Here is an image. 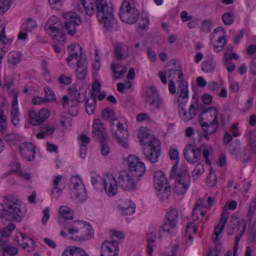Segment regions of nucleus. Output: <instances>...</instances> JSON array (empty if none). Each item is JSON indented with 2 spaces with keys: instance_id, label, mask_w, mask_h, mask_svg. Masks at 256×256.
<instances>
[{
  "instance_id": "1",
  "label": "nucleus",
  "mask_w": 256,
  "mask_h": 256,
  "mask_svg": "<svg viewBox=\"0 0 256 256\" xmlns=\"http://www.w3.org/2000/svg\"><path fill=\"white\" fill-rule=\"evenodd\" d=\"M18 199L12 196H5L2 204H0V218L8 221L20 222L25 212L17 204Z\"/></svg>"
},
{
  "instance_id": "2",
  "label": "nucleus",
  "mask_w": 256,
  "mask_h": 256,
  "mask_svg": "<svg viewBox=\"0 0 256 256\" xmlns=\"http://www.w3.org/2000/svg\"><path fill=\"white\" fill-rule=\"evenodd\" d=\"M94 4L100 22L106 28H110L114 22L112 8L108 4L106 0H96Z\"/></svg>"
},
{
  "instance_id": "3",
  "label": "nucleus",
  "mask_w": 256,
  "mask_h": 256,
  "mask_svg": "<svg viewBox=\"0 0 256 256\" xmlns=\"http://www.w3.org/2000/svg\"><path fill=\"white\" fill-rule=\"evenodd\" d=\"M119 16L121 20L126 24H132L138 21L140 12L136 8L133 0H124L119 11Z\"/></svg>"
},
{
  "instance_id": "4",
  "label": "nucleus",
  "mask_w": 256,
  "mask_h": 256,
  "mask_svg": "<svg viewBox=\"0 0 256 256\" xmlns=\"http://www.w3.org/2000/svg\"><path fill=\"white\" fill-rule=\"evenodd\" d=\"M56 20L55 16H51L46 24V30L53 40L62 44L66 40L65 34L62 30L64 28L61 22Z\"/></svg>"
},
{
  "instance_id": "5",
  "label": "nucleus",
  "mask_w": 256,
  "mask_h": 256,
  "mask_svg": "<svg viewBox=\"0 0 256 256\" xmlns=\"http://www.w3.org/2000/svg\"><path fill=\"white\" fill-rule=\"evenodd\" d=\"M110 121V130L112 132V135L117 142L122 146L126 148L128 145V133L127 130L124 128L123 124L118 121L116 118H114Z\"/></svg>"
},
{
  "instance_id": "6",
  "label": "nucleus",
  "mask_w": 256,
  "mask_h": 256,
  "mask_svg": "<svg viewBox=\"0 0 256 256\" xmlns=\"http://www.w3.org/2000/svg\"><path fill=\"white\" fill-rule=\"evenodd\" d=\"M117 180L118 186L123 190L133 191L137 189V184L140 179L128 171L123 170L120 172Z\"/></svg>"
},
{
  "instance_id": "7",
  "label": "nucleus",
  "mask_w": 256,
  "mask_h": 256,
  "mask_svg": "<svg viewBox=\"0 0 256 256\" xmlns=\"http://www.w3.org/2000/svg\"><path fill=\"white\" fill-rule=\"evenodd\" d=\"M175 190L178 195L184 194L188 190L190 183V176L186 170L181 168L175 178Z\"/></svg>"
},
{
  "instance_id": "8",
  "label": "nucleus",
  "mask_w": 256,
  "mask_h": 256,
  "mask_svg": "<svg viewBox=\"0 0 256 256\" xmlns=\"http://www.w3.org/2000/svg\"><path fill=\"white\" fill-rule=\"evenodd\" d=\"M166 218L162 227V230H160L159 236L160 237H161L162 232L168 234L174 232L179 219L178 210L175 208H172L166 213Z\"/></svg>"
},
{
  "instance_id": "9",
  "label": "nucleus",
  "mask_w": 256,
  "mask_h": 256,
  "mask_svg": "<svg viewBox=\"0 0 256 256\" xmlns=\"http://www.w3.org/2000/svg\"><path fill=\"white\" fill-rule=\"evenodd\" d=\"M129 172L135 177L140 179L144 174L146 168L143 162L135 155L130 154L128 158Z\"/></svg>"
},
{
  "instance_id": "10",
  "label": "nucleus",
  "mask_w": 256,
  "mask_h": 256,
  "mask_svg": "<svg viewBox=\"0 0 256 256\" xmlns=\"http://www.w3.org/2000/svg\"><path fill=\"white\" fill-rule=\"evenodd\" d=\"M65 19L64 28L68 34L74 36L76 32V26L82 23L80 16L75 12H70L63 14Z\"/></svg>"
},
{
  "instance_id": "11",
  "label": "nucleus",
  "mask_w": 256,
  "mask_h": 256,
  "mask_svg": "<svg viewBox=\"0 0 256 256\" xmlns=\"http://www.w3.org/2000/svg\"><path fill=\"white\" fill-rule=\"evenodd\" d=\"M70 187L76 199L80 201H82L84 199L86 190L80 176H73L71 178Z\"/></svg>"
},
{
  "instance_id": "12",
  "label": "nucleus",
  "mask_w": 256,
  "mask_h": 256,
  "mask_svg": "<svg viewBox=\"0 0 256 256\" xmlns=\"http://www.w3.org/2000/svg\"><path fill=\"white\" fill-rule=\"evenodd\" d=\"M202 147H204V146L200 145L199 147L196 148L191 144L186 145L184 154L188 162L194 164L200 160Z\"/></svg>"
},
{
  "instance_id": "13",
  "label": "nucleus",
  "mask_w": 256,
  "mask_h": 256,
  "mask_svg": "<svg viewBox=\"0 0 256 256\" xmlns=\"http://www.w3.org/2000/svg\"><path fill=\"white\" fill-rule=\"evenodd\" d=\"M102 182L106 193L109 196H113L118 192V180L112 175H107L102 178Z\"/></svg>"
},
{
  "instance_id": "14",
  "label": "nucleus",
  "mask_w": 256,
  "mask_h": 256,
  "mask_svg": "<svg viewBox=\"0 0 256 256\" xmlns=\"http://www.w3.org/2000/svg\"><path fill=\"white\" fill-rule=\"evenodd\" d=\"M154 144L152 146H146L144 148H142L146 159L152 163L157 162L160 154V142L156 141Z\"/></svg>"
},
{
  "instance_id": "15",
  "label": "nucleus",
  "mask_w": 256,
  "mask_h": 256,
  "mask_svg": "<svg viewBox=\"0 0 256 256\" xmlns=\"http://www.w3.org/2000/svg\"><path fill=\"white\" fill-rule=\"evenodd\" d=\"M101 248V256H118L119 248L118 242L116 240H112V242H104Z\"/></svg>"
},
{
  "instance_id": "16",
  "label": "nucleus",
  "mask_w": 256,
  "mask_h": 256,
  "mask_svg": "<svg viewBox=\"0 0 256 256\" xmlns=\"http://www.w3.org/2000/svg\"><path fill=\"white\" fill-rule=\"evenodd\" d=\"M138 138L143 148L146 146L149 147L154 146L156 141H160L154 136L151 134L147 128H140L138 134Z\"/></svg>"
},
{
  "instance_id": "17",
  "label": "nucleus",
  "mask_w": 256,
  "mask_h": 256,
  "mask_svg": "<svg viewBox=\"0 0 256 256\" xmlns=\"http://www.w3.org/2000/svg\"><path fill=\"white\" fill-rule=\"evenodd\" d=\"M93 235L92 226L85 222H83L78 235L74 238L70 236V239H74L77 241H84L91 238Z\"/></svg>"
},
{
  "instance_id": "18",
  "label": "nucleus",
  "mask_w": 256,
  "mask_h": 256,
  "mask_svg": "<svg viewBox=\"0 0 256 256\" xmlns=\"http://www.w3.org/2000/svg\"><path fill=\"white\" fill-rule=\"evenodd\" d=\"M92 133L94 136L101 140H106L108 138L106 130L103 126V124L99 120H94L92 124Z\"/></svg>"
},
{
  "instance_id": "19",
  "label": "nucleus",
  "mask_w": 256,
  "mask_h": 256,
  "mask_svg": "<svg viewBox=\"0 0 256 256\" xmlns=\"http://www.w3.org/2000/svg\"><path fill=\"white\" fill-rule=\"evenodd\" d=\"M16 240L18 244L28 252H32L34 250V241L28 236L22 232H20L18 236H16Z\"/></svg>"
},
{
  "instance_id": "20",
  "label": "nucleus",
  "mask_w": 256,
  "mask_h": 256,
  "mask_svg": "<svg viewBox=\"0 0 256 256\" xmlns=\"http://www.w3.org/2000/svg\"><path fill=\"white\" fill-rule=\"evenodd\" d=\"M197 108L198 105L196 102L192 103L188 112H187L184 107L182 109H178V113L181 119L184 122L190 121L196 116Z\"/></svg>"
},
{
  "instance_id": "21",
  "label": "nucleus",
  "mask_w": 256,
  "mask_h": 256,
  "mask_svg": "<svg viewBox=\"0 0 256 256\" xmlns=\"http://www.w3.org/2000/svg\"><path fill=\"white\" fill-rule=\"evenodd\" d=\"M35 150L36 146L31 142L22 144L20 147L21 154L28 161L34 160Z\"/></svg>"
},
{
  "instance_id": "22",
  "label": "nucleus",
  "mask_w": 256,
  "mask_h": 256,
  "mask_svg": "<svg viewBox=\"0 0 256 256\" xmlns=\"http://www.w3.org/2000/svg\"><path fill=\"white\" fill-rule=\"evenodd\" d=\"M86 58L82 54L79 56V58L76 62L77 68L76 74L77 78L80 80L85 78L88 73L87 65L86 62Z\"/></svg>"
},
{
  "instance_id": "23",
  "label": "nucleus",
  "mask_w": 256,
  "mask_h": 256,
  "mask_svg": "<svg viewBox=\"0 0 256 256\" xmlns=\"http://www.w3.org/2000/svg\"><path fill=\"white\" fill-rule=\"evenodd\" d=\"M38 113V118L40 121L34 120V117L36 116V112L33 110L29 112V121L34 126H38L47 120L50 116V113L48 110L45 108L41 109Z\"/></svg>"
},
{
  "instance_id": "24",
  "label": "nucleus",
  "mask_w": 256,
  "mask_h": 256,
  "mask_svg": "<svg viewBox=\"0 0 256 256\" xmlns=\"http://www.w3.org/2000/svg\"><path fill=\"white\" fill-rule=\"evenodd\" d=\"M173 67L170 69H168V78L170 80L175 79L176 76H178V82L184 80V76L182 72V66L179 62L174 60L172 62Z\"/></svg>"
},
{
  "instance_id": "25",
  "label": "nucleus",
  "mask_w": 256,
  "mask_h": 256,
  "mask_svg": "<svg viewBox=\"0 0 256 256\" xmlns=\"http://www.w3.org/2000/svg\"><path fill=\"white\" fill-rule=\"evenodd\" d=\"M228 218L229 213L228 210H224L220 219V224L214 228V234L215 235V237L213 238V242L215 244H216V242L218 240V236L223 231Z\"/></svg>"
},
{
  "instance_id": "26",
  "label": "nucleus",
  "mask_w": 256,
  "mask_h": 256,
  "mask_svg": "<svg viewBox=\"0 0 256 256\" xmlns=\"http://www.w3.org/2000/svg\"><path fill=\"white\" fill-rule=\"evenodd\" d=\"M154 185L158 191H162L166 186H170L164 174L162 172H156L154 176Z\"/></svg>"
},
{
  "instance_id": "27",
  "label": "nucleus",
  "mask_w": 256,
  "mask_h": 256,
  "mask_svg": "<svg viewBox=\"0 0 256 256\" xmlns=\"http://www.w3.org/2000/svg\"><path fill=\"white\" fill-rule=\"evenodd\" d=\"M114 53L117 60H125L129 56V48L124 44H118L114 46Z\"/></svg>"
},
{
  "instance_id": "28",
  "label": "nucleus",
  "mask_w": 256,
  "mask_h": 256,
  "mask_svg": "<svg viewBox=\"0 0 256 256\" xmlns=\"http://www.w3.org/2000/svg\"><path fill=\"white\" fill-rule=\"evenodd\" d=\"M118 207L122 214L130 215L135 211V204L131 200H120Z\"/></svg>"
},
{
  "instance_id": "29",
  "label": "nucleus",
  "mask_w": 256,
  "mask_h": 256,
  "mask_svg": "<svg viewBox=\"0 0 256 256\" xmlns=\"http://www.w3.org/2000/svg\"><path fill=\"white\" fill-rule=\"evenodd\" d=\"M212 110H214V118L212 122L209 125L208 134H214L217 130L218 124V112L216 108H214V107H210L208 108L204 109L201 114H203L208 112Z\"/></svg>"
},
{
  "instance_id": "30",
  "label": "nucleus",
  "mask_w": 256,
  "mask_h": 256,
  "mask_svg": "<svg viewBox=\"0 0 256 256\" xmlns=\"http://www.w3.org/2000/svg\"><path fill=\"white\" fill-rule=\"evenodd\" d=\"M83 221L75 220L70 222H66L64 230L70 234L78 233Z\"/></svg>"
},
{
  "instance_id": "31",
  "label": "nucleus",
  "mask_w": 256,
  "mask_h": 256,
  "mask_svg": "<svg viewBox=\"0 0 256 256\" xmlns=\"http://www.w3.org/2000/svg\"><path fill=\"white\" fill-rule=\"evenodd\" d=\"M211 42L214 47V52H218L222 51L226 43L225 35L222 34L218 36L216 40H214L213 38H212Z\"/></svg>"
},
{
  "instance_id": "32",
  "label": "nucleus",
  "mask_w": 256,
  "mask_h": 256,
  "mask_svg": "<svg viewBox=\"0 0 256 256\" xmlns=\"http://www.w3.org/2000/svg\"><path fill=\"white\" fill-rule=\"evenodd\" d=\"M62 256H88L82 248L73 246L70 250H64Z\"/></svg>"
},
{
  "instance_id": "33",
  "label": "nucleus",
  "mask_w": 256,
  "mask_h": 256,
  "mask_svg": "<svg viewBox=\"0 0 256 256\" xmlns=\"http://www.w3.org/2000/svg\"><path fill=\"white\" fill-rule=\"evenodd\" d=\"M0 246L2 250L10 256H14L18 253V250L6 242L0 239Z\"/></svg>"
},
{
  "instance_id": "34",
  "label": "nucleus",
  "mask_w": 256,
  "mask_h": 256,
  "mask_svg": "<svg viewBox=\"0 0 256 256\" xmlns=\"http://www.w3.org/2000/svg\"><path fill=\"white\" fill-rule=\"evenodd\" d=\"M15 228V224L10 222L8 225L0 231V239L4 241L8 242V238L10 236L12 231Z\"/></svg>"
},
{
  "instance_id": "35",
  "label": "nucleus",
  "mask_w": 256,
  "mask_h": 256,
  "mask_svg": "<svg viewBox=\"0 0 256 256\" xmlns=\"http://www.w3.org/2000/svg\"><path fill=\"white\" fill-rule=\"evenodd\" d=\"M216 64L214 62V58H210L207 60L202 62V70L205 72H211L215 68Z\"/></svg>"
},
{
  "instance_id": "36",
  "label": "nucleus",
  "mask_w": 256,
  "mask_h": 256,
  "mask_svg": "<svg viewBox=\"0 0 256 256\" xmlns=\"http://www.w3.org/2000/svg\"><path fill=\"white\" fill-rule=\"evenodd\" d=\"M22 54L17 51H12L10 52L8 56V62L10 64L13 66H16L21 60Z\"/></svg>"
},
{
  "instance_id": "37",
  "label": "nucleus",
  "mask_w": 256,
  "mask_h": 256,
  "mask_svg": "<svg viewBox=\"0 0 256 256\" xmlns=\"http://www.w3.org/2000/svg\"><path fill=\"white\" fill-rule=\"evenodd\" d=\"M156 236V234L153 232H150L147 234V250L150 256H152L153 248L156 246L154 244Z\"/></svg>"
},
{
  "instance_id": "38",
  "label": "nucleus",
  "mask_w": 256,
  "mask_h": 256,
  "mask_svg": "<svg viewBox=\"0 0 256 256\" xmlns=\"http://www.w3.org/2000/svg\"><path fill=\"white\" fill-rule=\"evenodd\" d=\"M158 98L156 89L154 87L152 86L148 88L146 92L144 101L146 103H148Z\"/></svg>"
},
{
  "instance_id": "39",
  "label": "nucleus",
  "mask_w": 256,
  "mask_h": 256,
  "mask_svg": "<svg viewBox=\"0 0 256 256\" xmlns=\"http://www.w3.org/2000/svg\"><path fill=\"white\" fill-rule=\"evenodd\" d=\"M60 216L66 220L72 219L74 217L73 211L66 206H62L59 210Z\"/></svg>"
},
{
  "instance_id": "40",
  "label": "nucleus",
  "mask_w": 256,
  "mask_h": 256,
  "mask_svg": "<svg viewBox=\"0 0 256 256\" xmlns=\"http://www.w3.org/2000/svg\"><path fill=\"white\" fill-rule=\"evenodd\" d=\"M12 42V39L6 38L5 33V27H4L0 32V48L2 52H6L4 50L5 46Z\"/></svg>"
},
{
  "instance_id": "41",
  "label": "nucleus",
  "mask_w": 256,
  "mask_h": 256,
  "mask_svg": "<svg viewBox=\"0 0 256 256\" xmlns=\"http://www.w3.org/2000/svg\"><path fill=\"white\" fill-rule=\"evenodd\" d=\"M112 69L116 75L115 78L117 79L122 78L127 70L126 67L122 66H118L114 64H112Z\"/></svg>"
},
{
  "instance_id": "42",
  "label": "nucleus",
  "mask_w": 256,
  "mask_h": 256,
  "mask_svg": "<svg viewBox=\"0 0 256 256\" xmlns=\"http://www.w3.org/2000/svg\"><path fill=\"white\" fill-rule=\"evenodd\" d=\"M84 6L87 14L92 16L94 13V0H80Z\"/></svg>"
},
{
  "instance_id": "43",
  "label": "nucleus",
  "mask_w": 256,
  "mask_h": 256,
  "mask_svg": "<svg viewBox=\"0 0 256 256\" xmlns=\"http://www.w3.org/2000/svg\"><path fill=\"white\" fill-rule=\"evenodd\" d=\"M188 98V93H186V91H184V92H181L176 100V102L178 103V109H182V108L186 106Z\"/></svg>"
},
{
  "instance_id": "44",
  "label": "nucleus",
  "mask_w": 256,
  "mask_h": 256,
  "mask_svg": "<svg viewBox=\"0 0 256 256\" xmlns=\"http://www.w3.org/2000/svg\"><path fill=\"white\" fill-rule=\"evenodd\" d=\"M80 88H79V90H78L76 86H72L68 88V92L70 96H74L78 102H82L83 100L80 98Z\"/></svg>"
},
{
  "instance_id": "45",
  "label": "nucleus",
  "mask_w": 256,
  "mask_h": 256,
  "mask_svg": "<svg viewBox=\"0 0 256 256\" xmlns=\"http://www.w3.org/2000/svg\"><path fill=\"white\" fill-rule=\"evenodd\" d=\"M91 100L88 98L86 102V112L88 114H94L96 108V98H91Z\"/></svg>"
},
{
  "instance_id": "46",
  "label": "nucleus",
  "mask_w": 256,
  "mask_h": 256,
  "mask_svg": "<svg viewBox=\"0 0 256 256\" xmlns=\"http://www.w3.org/2000/svg\"><path fill=\"white\" fill-rule=\"evenodd\" d=\"M204 172V166L202 164L198 163L196 164L194 170H192V174L193 178H198Z\"/></svg>"
},
{
  "instance_id": "47",
  "label": "nucleus",
  "mask_w": 256,
  "mask_h": 256,
  "mask_svg": "<svg viewBox=\"0 0 256 256\" xmlns=\"http://www.w3.org/2000/svg\"><path fill=\"white\" fill-rule=\"evenodd\" d=\"M18 109H12L10 112L11 122L12 124L16 126L20 122Z\"/></svg>"
},
{
  "instance_id": "48",
  "label": "nucleus",
  "mask_w": 256,
  "mask_h": 256,
  "mask_svg": "<svg viewBox=\"0 0 256 256\" xmlns=\"http://www.w3.org/2000/svg\"><path fill=\"white\" fill-rule=\"evenodd\" d=\"M216 178L215 175V172L212 169L210 170V173L207 176V184L209 186H214L216 185Z\"/></svg>"
},
{
  "instance_id": "49",
  "label": "nucleus",
  "mask_w": 256,
  "mask_h": 256,
  "mask_svg": "<svg viewBox=\"0 0 256 256\" xmlns=\"http://www.w3.org/2000/svg\"><path fill=\"white\" fill-rule=\"evenodd\" d=\"M100 84L98 80H96L92 86V90L90 92V97L91 98H97V94L100 92Z\"/></svg>"
},
{
  "instance_id": "50",
  "label": "nucleus",
  "mask_w": 256,
  "mask_h": 256,
  "mask_svg": "<svg viewBox=\"0 0 256 256\" xmlns=\"http://www.w3.org/2000/svg\"><path fill=\"white\" fill-rule=\"evenodd\" d=\"M4 106V104H0V130L2 133H4L5 132L6 129L5 119L4 118V110H2Z\"/></svg>"
},
{
  "instance_id": "51",
  "label": "nucleus",
  "mask_w": 256,
  "mask_h": 256,
  "mask_svg": "<svg viewBox=\"0 0 256 256\" xmlns=\"http://www.w3.org/2000/svg\"><path fill=\"white\" fill-rule=\"evenodd\" d=\"M114 112L110 108H105L102 111V117L106 120L113 119L114 118Z\"/></svg>"
},
{
  "instance_id": "52",
  "label": "nucleus",
  "mask_w": 256,
  "mask_h": 256,
  "mask_svg": "<svg viewBox=\"0 0 256 256\" xmlns=\"http://www.w3.org/2000/svg\"><path fill=\"white\" fill-rule=\"evenodd\" d=\"M233 16V14L231 12L224 14L222 16L224 23L228 26L232 24L234 22Z\"/></svg>"
},
{
  "instance_id": "53",
  "label": "nucleus",
  "mask_w": 256,
  "mask_h": 256,
  "mask_svg": "<svg viewBox=\"0 0 256 256\" xmlns=\"http://www.w3.org/2000/svg\"><path fill=\"white\" fill-rule=\"evenodd\" d=\"M44 90L46 96V100H47V102L55 101L56 100V96L51 88L50 87H46L44 88Z\"/></svg>"
},
{
  "instance_id": "54",
  "label": "nucleus",
  "mask_w": 256,
  "mask_h": 256,
  "mask_svg": "<svg viewBox=\"0 0 256 256\" xmlns=\"http://www.w3.org/2000/svg\"><path fill=\"white\" fill-rule=\"evenodd\" d=\"M170 193V186H166L162 191H158V196L162 200H165L168 198Z\"/></svg>"
},
{
  "instance_id": "55",
  "label": "nucleus",
  "mask_w": 256,
  "mask_h": 256,
  "mask_svg": "<svg viewBox=\"0 0 256 256\" xmlns=\"http://www.w3.org/2000/svg\"><path fill=\"white\" fill-rule=\"evenodd\" d=\"M12 1V0H0V10H2V14L10 8Z\"/></svg>"
},
{
  "instance_id": "56",
  "label": "nucleus",
  "mask_w": 256,
  "mask_h": 256,
  "mask_svg": "<svg viewBox=\"0 0 256 256\" xmlns=\"http://www.w3.org/2000/svg\"><path fill=\"white\" fill-rule=\"evenodd\" d=\"M106 140H101L100 142V152L104 156L108 155L110 152V148L108 144H106Z\"/></svg>"
},
{
  "instance_id": "57",
  "label": "nucleus",
  "mask_w": 256,
  "mask_h": 256,
  "mask_svg": "<svg viewBox=\"0 0 256 256\" xmlns=\"http://www.w3.org/2000/svg\"><path fill=\"white\" fill-rule=\"evenodd\" d=\"M148 103L149 104L150 106H152V110L154 111L156 110H158L160 108L161 104H162V102L161 100L158 98L156 100H151Z\"/></svg>"
},
{
  "instance_id": "58",
  "label": "nucleus",
  "mask_w": 256,
  "mask_h": 256,
  "mask_svg": "<svg viewBox=\"0 0 256 256\" xmlns=\"http://www.w3.org/2000/svg\"><path fill=\"white\" fill-rule=\"evenodd\" d=\"M36 26V22L32 18H29L26 22L25 30L26 32H31Z\"/></svg>"
},
{
  "instance_id": "59",
  "label": "nucleus",
  "mask_w": 256,
  "mask_h": 256,
  "mask_svg": "<svg viewBox=\"0 0 256 256\" xmlns=\"http://www.w3.org/2000/svg\"><path fill=\"white\" fill-rule=\"evenodd\" d=\"M62 177L60 175L56 176L55 180L54 181V190L52 191V194H54V190H56L57 193L61 192V190L58 188V184L62 180Z\"/></svg>"
},
{
  "instance_id": "60",
  "label": "nucleus",
  "mask_w": 256,
  "mask_h": 256,
  "mask_svg": "<svg viewBox=\"0 0 256 256\" xmlns=\"http://www.w3.org/2000/svg\"><path fill=\"white\" fill-rule=\"evenodd\" d=\"M201 30L206 33H208L211 30V22L208 20L202 22L201 26Z\"/></svg>"
},
{
  "instance_id": "61",
  "label": "nucleus",
  "mask_w": 256,
  "mask_h": 256,
  "mask_svg": "<svg viewBox=\"0 0 256 256\" xmlns=\"http://www.w3.org/2000/svg\"><path fill=\"white\" fill-rule=\"evenodd\" d=\"M40 129L42 132H44V134L46 135L52 134L54 131L55 128L52 125H46L41 127Z\"/></svg>"
},
{
  "instance_id": "62",
  "label": "nucleus",
  "mask_w": 256,
  "mask_h": 256,
  "mask_svg": "<svg viewBox=\"0 0 256 256\" xmlns=\"http://www.w3.org/2000/svg\"><path fill=\"white\" fill-rule=\"evenodd\" d=\"M10 96L12 99V109H18V93L16 92H12Z\"/></svg>"
},
{
  "instance_id": "63",
  "label": "nucleus",
  "mask_w": 256,
  "mask_h": 256,
  "mask_svg": "<svg viewBox=\"0 0 256 256\" xmlns=\"http://www.w3.org/2000/svg\"><path fill=\"white\" fill-rule=\"evenodd\" d=\"M48 2L53 9L59 10L62 6V2L60 0H48Z\"/></svg>"
},
{
  "instance_id": "64",
  "label": "nucleus",
  "mask_w": 256,
  "mask_h": 256,
  "mask_svg": "<svg viewBox=\"0 0 256 256\" xmlns=\"http://www.w3.org/2000/svg\"><path fill=\"white\" fill-rule=\"evenodd\" d=\"M232 58L238 60L239 58V56L236 53H228L226 51H225L224 56L222 60H231Z\"/></svg>"
}]
</instances>
